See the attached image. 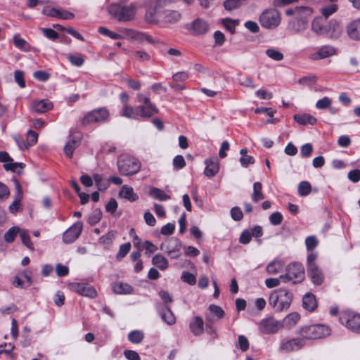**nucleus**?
I'll return each instance as SVG.
<instances>
[{"label":"nucleus","mask_w":360,"mask_h":360,"mask_svg":"<svg viewBox=\"0 0 360 360\" xmlns=\"http://www.w3.org/2000/svg\"><path fill=\"white\" fill-rule=\"evenodd\" d=\"M292 293L285 288L274 290L269 296V304L277 311L287 309L292 301Z\"/></svg>","instance_id":"nucleus-1"},{"label":"nucleus","mask_w":360,"mask_h":360,"mask_svg":"<svg viewBox=\"0 0 360 360\" xmlns=\"http://www.w3.org/2000/svg\"><path fill=\"white\" fill-rule=\"evenodd\" d=\"M312 14V9L307 6H297L294 20H290L288 27L296 32L304 31L307 27L308 20Z\"/></svg>","instance_id":"nucleus-2"},{"label":"nucleus","mask_w":360,"mask_h":360,"mask_svg":"<svg viewBox=\"0 0 360 360\" xmlns=\"http://www.w3.org/2000/svg\"><path fill=\"white\" fill-rule=\"evenodd\" d=\"M110 15L120 22L131 20L135 17L136 7L131 4L129 6H122L120 4H112L108 7Z\"/></svg>","instance_id":"nucleus-3"},{"label":"nucleus","mask_w":360,"mask_h":360,"mask_svg":"<svg viewBox=\"0 0 360 360\" xmlns=\"http://www.w3.org/2000/svg\"><path fill=\"white\" fill-rule=\"evenodd\" d=\"M285 274L281 275L282 282L300 283L304 279V269L300 263H290L285 269Z\"/></svg>","instance_id":"nucleus-4"},{"label":"nucleus","mask_w":360,"mask_h":360,"mask_svg":"<svg viewBox=\"0 0 360 360\" xmlns=\"http://www.w3.org/2000/svg\"><path fill=\"white\" fill-rule=\"evenodd\" d=\"M330 328L323 324L307 326L300 330V334L303 339L323 338L330 335Z\"/></svg>","instance_id":"nucleus-5"},{"label":"nucleus","mask_w":360,"mask_h":360,"mask_svg":"<svg viewBox=\"0 0 360 360\" xmlns=\"http://www.w3.org/2000/svg\"><path fill=\"white\" fill-rule=\"evenodd\" d=\"M281 21V13L276 8L266 9L259 16V22L261 26L268 30L276 28L280 25Z\"/></svg>","instance_id":"nucleus-6"},{"label":"nucleus","mask_w":360,"mask_h":360,"mask_svg":"<svg viewBox=\"0 0 360 360\" xmlns=\"http://www.w3.org/2000/svg\"><path fill=\"white\" fill-rule=\"evenodd\" d=\"M120 172L122 175H133L141 169V164L138 160L131 156H121L117 161Z\"/></svg>","instance_id":"nucleus-7"},{"label":"nucleus","mask_w":360,"mask_h":360,"mask_svg":"<svg viewBox=\"0 0 360 360\" xmlns=\"http://www.w3.org/2000/svg\"><path fill=\"white\" fill-rule=\"evenodd\" d=\"M137 101L140 103L136 107L138 117L149 118L158 112L155 105L150 101L148 96L142 93L137 94Z\"/></svg>","instance_id":"nucleus-8"},{"label":"nucleus","mask_w":360,"mask_h":360,"mask_svg":"<svg viewBox=\"0 0 360 360\" xmlns=\"http://www.w3.org/2000/svg\"><path fill=\"white\" fill-rule=\"evenodd\" d=\"M339 320L347 328L360 334V314L353 311H344L340 314Z\"/></svg>","instance_id":"nucleus-9"},{"label":"nucleus","mask_w":360,"mask_h":360,"mask_svg":"<svg viewBox=\"0 0 360 360\" xmlns=\"http://www.w3.org/2000/svg\"><path fill=\"white\" fill-rule=\"evenodd\" d=\"M283 328V323L270 316L263 319L259 323V330L263 334H274Z\"/></svg>","instance_id":"nucleus-10"},{"label":"nucleus","mask_w":360,"mask_h":360,"mask_svg":"<svg viewBox=\"0 0 360 360\" xmlns=\"http://www.w3.org/2000/svg\"><path fill=\"white\" fill-rule=\"evenodd\" d=\"M180 242L174 237L170 238L163 242L160 249L167 253L172 259H176L180 256Z\"/></svg>","instance_id":"nucleus-11"},{"label":"nucleus","mask_w":360,"mask_h":360,"mask_svg":"<svg viewBox=\"0 0 360 360\" xmlns=\"http://www.w3.org/2000/svg\"><path fill=\"white\" fill-rule=\"evenodd\" d=\"M42 13L49 17L62 20H72L75 18V14L68 11L50 6H44Z\"/></svg>","instance_id":"nucleus-12"},{"label":"nucleus","mask_w":360,"mask_h":360,"mask_svg":"<svg viewBox=\"0 0 360 360\" xmlns=\"http://www.w3.org/2000/svg\"><path fill=\"white\" fill-rule=\"evenodd\" d=\"M304 344V339L300 338L283 339L281 341L279 349L282 352H291L302 349Z\"/></svg>","instance_id":"nucleus-13"},{"label":"nucleus","mask_w":360,"mask_h":360,"mask_svg":"<svg viewBox=\"0 0 360 360\" xmlns=\"http://www.w3.org/2000/svg\"><path fill=\"white\" fill-rule=\"evenodd\" d=\"M108 116V112L105 108L94 110L89 112L82 120V124L86 125L104 121Z\"/></svg>","instance_id":"nucleus-14"},{"label":"nucleus","mask_w":360,"mask_h":360,"mask_svg":"<svg viewBox=\"0 0 360 360\" xmlns=\"http://www.w3.org/2000/svg\"><path fill=\"white\" fill-rule=\"evenodd\" d=\"M70 288L77 293L87 297L89 298H94L97 296V292L96 289L87 284L84 283H75L70 285Z\"/></svg>","instance_id":"nucleus-15"},{"label":"nucleus","mask_w":360,"mask_h":360,"mask_svg":"<svg viewBox=\"0 0 360 360\" xmlns=\"http://www.w3.org/2000/svg\"><path fill=\"white\" fill-rule=\"evenodd\" d=\"M337 49L330 45H323L319 47L316 52L312 53L310 58L314 60H322L335 56Z\"/></svg>","instance_id":"nucleus-16"},{"label":"nucleus","mask_w":360,"mask_h":360,"mask_svg":"<svg viewBox=\"0 0 360 360\" xmlns=\"http://www.w3.org/2000/svg\"><path fill=\"white\" fill-rule=\"evenodd\" d=\"M82 231V224L77 222L67 229L63 236V240L65 243H73L81 234Z\"/></svg>","instance_id":"nucleus-17"},{"label":"nucleus","mask_w":360,"mask_h":360,"mask_svg":"<svg viewBox=\"0 0 360 360\" xmlns=\"http://www.w3.org/2000/svg\"><path fill=\"white\" fill-rule=\"evenodd\" d=\"M156 309L162 320L167 324L172 326L176 323V317L167 305L157 303Z\"/></svg>","instance_id":"nucleus-18"},{"label":"nucleus","mask_w":360,"mask_h":360,"mask_svg":"<svg viewBox=\"0 0 360 360\" xmlns=\"http://www.w3.org/2000/svg\"><path fill=\"white\" fill-rule=\"evenodd\" d=\"M0 162H4V167L6 171L11 170L18 172V168L22 169L25 165L21 162H13V159L9 156L8 153L5 151L0 152Z\"/></svg>","instance_id":"nucleus-19"},{"label":"nucleus","mask_w":360,"mask_h":360,"mask_svg":"<svg viewBox=\"0 0 360 360\" xmlns=\"http://www.w3.org/2000/svg\"><path fill=\"white\" fill-rule=\"evenodd\" d=\"M325 29L326 33L324 34L331 39L338 38L342 32V27L340 23L335 20L326 22Z\"/></svg>","instance_id":"nucleus-20"},{"label":"nucleus","mask_w":360,"mask_h":360,"mask_svg":"<svg viewBox=\"0 0 360 360\" xmlns=\"http://www.w3.org/2000/svg\"><path fill=\"white\" fill-rule=\"evenodd\" d=\"M307 273L314 284L320 285L323 282V274L316 264H311Z\"/></svg>","instance_id":"nucleus-21"},{"label":"nucleus","mask_w":360,"mask_h":360,"mask_svg":"<svg viewBox=\"0 0 360 360\" xmlns=\"http://www.w3.org/2000/svg\"><path fill=\"white\" fill-rule=\"evenodd\" d=\"M347 33L352 40H360V19L351 22L347 27Z\"/></svg>","instance_id":"nucleus-22"},{"label":"nucleus","mask_w":360,"mask_h":360,"mask_svg":"<svg viewBox=\"0 0 360 360\" xmlns=\"http://www.w3.org/2000/svg\"><path fill=\"white\" fill-rule=\"evenodd\" d=\"M32 108L38 113H44L53 108V103L48 99L34 101L32 102Z\"/></svg>","instance_id":"nucleus-23"},{"label":"nucleus","mask_w":360,"mask_h":360,"mask_svg":"<svg viewBox=\"0 0 360 360\" xmlns=\"http://www.w3.org/2000/svg\"><path fill=\"white\" fill-rule=\"evenodd\" d=\"M190 329L195 336L200 335L204 330V321L200 316H195L189 324Z\"/></svg>","instance_id":"nucleus-24"},{"label":"nucleus","mask_w":360,"mask_h":360,"mask_svg":"<svg viewBox=\"0 0 360 360\" xmlns=\"http://www.w3.org/2000/svg\"><path fill=\"white\" fill-rule=\"evenodd\" d=\"M129 32L128 35L133 39L139 41V42H144L147 41L149 44H155V41L153 39V38L146 33L141 32H136L134 30H127Z\"/></svg>","instance_id":"nucleus-25"},{"label":"nucleus","mask_w":360,"mask_h":360,"mask_svg":"<svg viewBox=\"0 0 360 360\" xmlns=\"http://www.w3.org/2000/svg\"><path fill=\"white\" fill-rule=\"evenodd\" d=\"M80 144V136H75L72 139H70L64 146V152L67 157L72 158L74 150L76 148H77Z\"/></svg>","instance_id":"nucleus-26"},{"label":"nucleus","mask_w":360,"mask_h":360,"mask_svg":"<svg viewBox=\"0 0 360 360\" xmlns=\"http://www.w3.org/2000/svg\"><path fill=\"white\" fill-rule=\"evenodd\" d=\"M206 167L204 171L205 176L208 177L214 176L219 169V165L217 160H206Z\"/></svg>","instance_id":"nucleus-27"},{"label":"nucleus","mask_w":360,"mask_h":360,"mask_svg":"<svg viewBox=\"0 0 360 360\" xmlns=\"http://www.w3.org/2000/svg\"><path fill=\"white\" fill-rule=\"evenodd\" d=\"M293 118L296 122L301 125H306V124H311L314 125L317 120L314 116L309 115V114H295L293 116Z\"/></svg>","instance_id":"nucleus-28"},{"label":"nucleus","mask_w":360,"mask_h":360,"mask_svg":"<svg viewBox=\"0 0 360 360\" xmlns=\"http://www.w3.org/2000/svg\"><path fill=\"white\" fill-rule=\"evenodd\" d=\"M192 30L195 34H203L208 31L209 25L205 20L198 18L193 22Z\"/></svg>","instance_id":"nucleus-29"},{"label":"nucleus","mask_w":360,"mask_h":360,"mask_svg":"<svg viewBox=\"0 0 360 360\" xmlns=\"http://www.w3.org/2000/svg\"><path fill=\"white\" fill-rule=\"evenodd\" d=\"M302 305L304 309L309 311H314L317 307L315 296L311 293H307L302 298Z\"/></svg>","instance_id":"nucleus-30"},{"label":"nucleus","mask_w":360,"mask_h":360,"mask_svg":"<svg viewBox=\"0 0 360 360\" xmlns=\"http://www.w3.org/2000/svg\"><path fill=\"white\" fill-rule=\"evenodd\" d=\"M326 20L321 17H318L314 19L311 23V30L317 34L321 35L326 33Z\"/></svg>","instance_id":"nucleus-31"},{"label":"nucleus","mask_w":360,"mask_h":360,"mask_svg":"<svg viewBox=\"0 0 360 360\" xmlns=\"http://www.w3.org/2000/svg\"><path fill=\"white\" fill-rule=\"evenodd\" d=\"M284 268V262L280 259H274L271 262L266 268L269 274H277L283 271Z\"/></svg>","instance_id":"nucleus-32"},{"label":"nucleus","mask_w":360,"mask_h":360,"mask_svg":"<svg viewBox=\"0 0 360 360\" xmlns=\"http://www.w3.org/2000/svg\"><path fill=\"white\" fill-rule=\"evenodd\" d=\"M120 197L125 198L131 202L136 201L138 199V195L134 192L133 188L127 185H124L122 187L120 191Z\"/></svg>","instance_id":"nucleus-33"},{"label":"nucleus","mask_w":360,"mask_h":360,"mask_svg":"<svg viewBox=\"0 0 360 360\" xmlns=\"http://www.w3.org/2000/svg\"><path fill=\"white\" fill-rule=\"evenodd\" d=\"M112 290L117 294H130L133 291V288L125 283H116L112 286Z\"/></svg>","instance_id":"nucleus-34"},{"label":"nucleus","mask_w":360,"mask_h":360,"mask_svg":"<svg viewBox=\"0 0 360 360\" xmlns=\"http://www.w3.org/2000/svg\"><path fill=\"white\" fill-rule=\"evenodd\" d=\"M300 316L297 312L290 313L287 315L285 319L281 321L283 323V328H290L294 326L300 320Z\"/></svg>","instance_id":"nucleus-35"},{"label":"nucleus","mask_w":360,"mask_h":360,"mask_svg":"<svg viewBox=\"0 0 360 360\" xmlns=\"http://www.w3.org/2000/svg\"><path fill=\"white\" fill-rule=\"evenodd\" d=\"M149 195L154 199L165 201L170 199V195L165 193L160 188L152 187L149 191Z\"/></svg>","instance_id":"nucleus-36"},{"label":"nucleus","mask_w":360,"mask_h":360,"mask_svg":"<svg viewBox=\"0 0 360 360\" xmlns=\"http://www.w3.org/2000/svg\"><path fill=\"white\" fill-rule=\"evenodd\" d=\"M152 264L160 270H165L168 267V261L162 255L158 254L155 255L152 259Z\"/></svg>","instance_id":"nucleus-37"},{"label":"nucleus","mask_w":360,"mask_h":360,"mask_svg":"<svg viewBox=\"0 0 360 360\" xmlns=\"http://www.w3.org/2000/svg\"><path fill=\"white\" fill-rule=\"evenodd\" d=\"M262 184L260 182H255L253 184V193L252 195V200L255 202L264 198V195L262 192Z\"/></svg>","instance_id":"nucleus-38"},{"label":"nucleus","mask_w":360,"mask_h":360,"mask_svg":"<svg viewBox=\"0 0 360 360\" xmlns=\"http://www.w3.org/2000/svg\"><path fill=\"white\" fill-rule=\"evenodd\" d=\"M159 9L155 6L150 7L146 12L145 19L148 23H157L158 18L157 16V12Z\"/></svg>","instance_id":"nucleus-39"},{"label":"nucleus","mask_w":360,"mask_h":360,"mask_svg":"<svg viewBox=\"0 0 360 360\" xmlns=\"http://www.w3.org/2000/svg\"><path fill=\"white\" fill-rule=\"evenodd\" d=\"M93 179L99 191H105L109 186V181L104 179L102 175L99 174H94Z\"/></svg>","instance_id":"nucleus-40"},{"label":"nucleus","mask_w":360,"mask_h":360,"mask_svg":"<svg viewBox=\"0 0 360 360\" xmlns=\"http://www.w3.org/2000/svg\"><path fill=\"white\" fill-rule=\"evenodd\" d=\"M20 237L22 243L30 250H34V245L32 243L29 234V231L25 229H20Z\"/></svg>","instance_id":"nucleus-41"},{"label":"nucleus","mask_w":360,"mask_h":360,"mask_svg":"<svg viewBox=\"0 0 360 360\" xmlns=\"http://www.w3.org/2000/svg\"><path fill=\"white\" fill-rule=\"evenodd\" d=\"M20 229L18 226H12L4 234V240L7 243H12L17 234H20Z\"/></svg>","instance_id":"nucleus-42"},{"label":"nucleus","mask_w":360,"mask_h":360,"mask_svg":"<svg viewBox=\"0 0 360 360\" xmlns=\"http://www.w3.org/2000/svg\"><path fill=\"white\" fill-rule=\"evenodd\" d=\"M143 333L138 330H132L128 334V340L134 344L140 343L143 340Z\"/></svg>","instance_id":"nucleus-43"},{"label":"nucleus","mask_w":360,"mask_h":360,"mask_svg":"<svg viewBox=\"0 0 360 360\" xmlns=\"http://www.w3.org/2000/svg\"><path fill=\"white\" fill-rule=\"evenodd\" d=\"M121 115L124 117H126L130 118V119H136L138 117V114L136 112V108L131 107L128 105H124Z\"/></svg>","instance_id":"nucleus-44"},{"label":"nucleus","mask_w":360,"mask_h":360,"mask_svg":"<svg viewBox=\"0 0 360 360\" xmlns=\"http://www.w3.org/2000/svg\"><path fill=\"white\" fill-rule=\"evenodd\" d=\"M14 80L20 88L23 89L26 86L25 81V73L23 71L17 70L14 71Z\"/></svg>","instance_id":"nucleus-45"},{"label":"nucleus","mask_w":360,"mask_h":360,"mask_svg":"<svg viewBox=\"0 0 360 360\" xmlns=\"http://www.w3.org/2000/svg\"><path fill=\"white\" fill-rule=\"evenodd\" d=\"M238 23L239 22L238 20H233L231 18H225L222 20V24L231 33L235 32V28L238 25Z\"/></svg>","instance_id":"nucleus-46"},{"label":"nucleus","mask_w":360,"mask_h":360,"mask_svg":"<svg viewBox=\"0 0 360 360\" xmlns=\"http://www.w3.org/2000/svg\"><path fill=\"white\" fill-rule=\"evenodd\" d=\"M311 191V186L309 182L303 181H301L298 186V193L301 196H305L308 195Z\"/></svg>","instance_id":"nucleus-47"},{"label":"nucleus","mask_w":360,"mask_h":360,"mask_svg":"<svg viewBox=\"0 0 360 360\" xmlns=\"http://www.w3.org/2000/svg\"><path fill=\"white\" fill-rule=\"evenodd\" d=\"M116 236V231H110L105 235L101 236L99 239V242L105 245H110Z\"/></svg>","instance_id":"nucleus-48"},{"label":"nucleus","mask_w":360,"mask_h":360,"mask_svg":"<svg viewBox=\"0 0 360 360\" xmlns=\"http://www.w3.org/2000/svg\"><path fill=\"white\" fill-rule=\"evenodd\" d=\"M266 54L268 56V57L276 61H281L283 58V54L279 51L274 49H267L266 51Z\"/></svg>","instance_id":"nucleus-49"},{"label":"nucleus","mask_w":360,"mask_h":360,"mask_svg":"<svg viewBox=\"0 0 360 360\" xmlns=\"http://www.w3.org/2000/svg\"><path fill=\"white\" fill-rule=\"evenodd\" d=\"M130 249H131L130 243H127L122 244L120 247L119 251L116 255V258L119 260L123 259L127 255V253L129 252Z\"/></svg>","instance_id":"nucleus-50"},{"label":"nucleus","mask_w":360,"mask_h":360,"mask_svg":"<svg viewBox=\"0 0 360 360\" xmlns=\"http://www.w3.org/2000/svg\"><path fill=\"white\" fill-rule=\"evenodd\" d=\"M332 103V101L330 98L325 96L321 99H319L316 103V107L320 110H324L328 108Z\"/></svg>","instance_id":"nucleus-51"},{"label":"nucleus","mask_w":360,"mask_h":360,"mask_svg":"<svg viewBox=\"0 0 360 360\" xmlns=\"http://www.w3.org/2000/svg\"><path fill=\"white\" fill-rule=\"evenodd\" d=\"M13 44L15 46L20 50H25L27 46V41L20 37L19 34H15L13 38Z\"/></svg>","instance_id":"nucleus-52"},{"label":"nucleus","mask_w":360,"mask_h":360,"mask_svg":"<svg viewBox=\"0 0 360 360\" xmlns=\"http://www.w3.org/2000/svg\"><path fill=\"white\" fill-rule=\"evenodd\" d=\"M101 217H102V212H101V210H96L89 217L88 222L91 225H95L101 220Z\"/></svg>","instance_id":"nucleus-53"},{"label":"nucleus","mask_w":360,"mask_h":360,"mask_svg":"<svg viewBox=\"0 0 360 360\" xmlns=\"http://www.w3.org/2000/svg\"><path fill=\"white\" fill-rule=\"evenodd\" d=\"M181 14L176 11H169L165 15V20L169 22H175L180 20Z\"/></svg>","instance_id":"nucleus-54"},{"label":"nucleus","mask_w":360,"mask_h":360,"mask_svg":"<svg viewBox=\"0 0 360 360\" xmlns=\"http://www.w3.org/2000/svg\"><path fill=\"white\" fill-rule=\"evenodd\" d=\"M38 134L35 131L32 130H29L27 134V140L26 144L27 145V148L29 146H33L37 141Z\"/></svg>","instance_id":"nucleus-55"},{"label":"nucleus","mask_w":360,"mask_h":360,"mask_svg":"<svg viewBox=\"0 0 360 360\" xmlns=\"http://www.w3.org/2000/svg\"><path fill=\"white\" fill-rule=\"evenodd\" d=\"M305 245L307 250L311 251L317 246L318 240L314 236H308L305 239Z\"/></svg>","instance_id":"nucleus-56"},{"label":"nucleus","mask_w":360,"mask_h":360,"mask_svg":"<svg viewBox=\"0 0 360 360\" xmlns=\"http://www.w3.org/2000/svg\"><path fill=\"white\" fill-rule=\"evenodd\" d=\"M181 280L190 285H194L196 282L195 276L193 274L188 271H184L182 273Z\"/></svg>","instance_id":"nucleus-57"},{"label":"nucleus","mask_w":360,"mask_h":360,"mask_svg":"<svg viewBox=\"0 0 360 360\" xmlns=\"http://www.w3.org/2000/svg\"><path fill=\"white\" fill-rule=\"evenodd\" d=\"M269 221L272 225H279L283 221V216L278 212H274L269 216Z\"/></svg>","instance_id":"nucleus-58"},{"label":"nucleus","mask_w":360,"mask_h":360,"mask_svg":"<svg viewBox=\"0 0 360 360\" xmlns=\"http://www.w3.org/2000/svg\"><path fill=\"white\" fill-rule=\"evenodd\" d=\"M185 165V160L182 155H176L173 159V167L175 169H182Z\"/></svg>","instance_id":"nucleus-59"},{"label":"nucleus","mask_w":360,"mask_h":360,"mask_svg":"<svg viewBox=\"0 0 360 360\" xmlns=\"http://www.w3.org/2000/svg\"><path fill=\"white\" fill-rule=\"evenodd\" d=\"M282 281L281 275L279 278H269L265 280V285L269 288L277 287Z\"/></svg>","instance_id":"nucleus-60"},{"label":"nucleus","mask_w":360,"mask_h":360,"mask_svg":"<svg viewBox=\"0 0 360 360\" xmlns=\"http://www.w3.org/2000/svg\"><path fill=\"white\" fill-rule=\"evenodd\" d=\"M338 9V7L335 4H330L328 6H326L324 8H323L321 9V13L323 14V15L327 18H328L330 15H332L333 13H334Z\"/></svg>","instance_id":"nucleus-61"},{"label":"nucleus","mask_w":360,"mask_h":360,"mask_svg":"<svg viewBox=\"0 0 360 360\" xmlns=\"http://www.w3.org/2000/svg\"><path fill=\"white\" fill-rule=\"evenodd\" d=\"M68 58L72 65L77 67H80L84 63V59L79 55H70Z\"/></svg>","instance_id":"nucleus-62"},{"label":"nucleus","mask_w":360,"mask_h":360,"mask_svg":"<svg viewBox=\"0 0 360 360\" xmlns=\"http://www.w3.org/2000/svg\"><path fill=\"white\" fill-rule=\"evenodd\" d=\"M231 218L235 221H240L243 219V214L240 207H233L231 210Z\"/></svg>","instance_id":"nucleus-63"},{"label":"nucleus","mask_w":360,"mask_h":360,"mask_svg":"<svg viewBox=\"0 0 360 360\" xmlns=\"http://www.w3.org/2000/svg\"><path fill=\"white\" fill-rule=\"evenodd\" d=\"M124 356L128 360H141L139 354L134 350H129V349L124 350Z\"/></svg>","instance_id":"nucleus-64"}]
</instances>
